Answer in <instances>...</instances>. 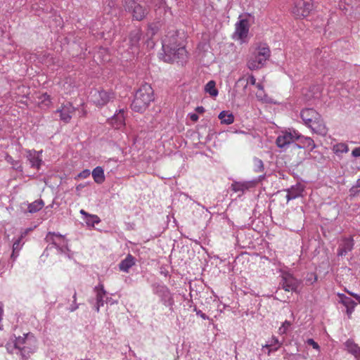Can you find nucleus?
<instances>
[{
  "label": "nucleus",
  "instance_id": "nucleus-1",
  "mask_svg": "<svg viewBox=\"0 0 360 360\" xmlns=\"http://www.w3.org/2000/svg\"><path fill=\"white\" fill-rule=\"evenodd\" d=\"M13 338L6 345L9 353L15 354L22 360H25L36 352L37 340L32 333H24L22 336L18 337L14 335Z\"/></svg>",
  "mask_w": 360,
  "mask_h": 360
},
{
  "label": "nucleus",
  "instance_id": "nucleus-2",
  "mask_svg": "<svg viewBox=\"0 0 360 360\" xmlns=\"http://www.w3.org/2000/svg\"><path fill=\"white\" fill-rule=\"evenodd\" d=\"M163 60L165 62L183 63L187 57L185 47L178 42L176 31H172L162 40Z\"/></svg>",
  "mask_w": 360,
  "mask_h": 360
},
{
  "label": "nucleus",
  "instance_id": "nucleus-3",
  "mask_svg": "<svg viewBox=\"0 0 360 360\" xmlns=\"http://www.w3.org/2000/svg\"><path fill=\"white\" fill-rule=\"evenodd\" d=\"M153 101V90L150 84L145 83L136 91L131 108L135 112H142Z\"/></svg>",
  "mask_w": 360,
  "mask_h": 360
},
{
  "label": "nucleus",
  "instance_id": "nucleus-4",
  "mask_svg": "<svg viewBox=\"0 0 360 360\" xmlns=\"http://www.w3.org/2000/svg\"><path fill=\"white\" fill-rule=\"evenodd\" d=\"M269 57V48L266 44H261L251 53L247 66L251 70L260 69L264 65Z\"/></svg>",
  "mask_w": 360,
  "mask_h": 360
},
{
  "label": "nucleus",
  "instance_id": "nucleus-5",
  "mask_svg": "<svg viewBox=\"0 0 360 360\" xmlns=\"http://www.w3.org/2000/svg\"><path fill=\"white\" fill-rule=\"evenodd\" d=\"M46 241L56 248L59 254L63 255L69 259L73 257V252L68 248V240L64 236L54 232H49L45 238Z\"/></svg>",
  "mask_w": 360,
  "mask_h": 360
},
{
  "label": "nucleus",
  "instance_id": "nucleus-6",
  "mask_svg": "<svg viewBox=\"0 0 360 360\" xmlns=\"http://www.w3.org/2000/svg\"><path fill=\"white\" fill-rule=\"evenodd\" d=\"M153 294L159 297L160 302L166 307L172 308L174 304L173 294L168 287L162 283H154L151 285Z\"/></svg>",
  "mask_w": 360,
  "mask_h": 360
},
{
  "label": "nucleus",
  "instance_id": "nucleus-7",
  "mask_svg": "<svg viewBox=\"0 0 360 360\" xmlns=\"http://www.w3.org/2000/svg\"><path fill=\"white\" fill-rule=\"evenodd\" d=\"M299 137L300 133L297 131L289 129L279 134L276 138V143L279 148L285 150L289 145L297 141Z\"/></svg>",
  "mask_w": 360,
  "mask_h": 360
},
{
  "label": "nucleus",
  "instance_id": "nucleus-8",
  "mask_svg": "<svg viewBox=\"0 0 360 360\" xmlns=\"http://www.w3.org/2000/svg\"><path fill=\"white\" fill-rule=\"evenodd\" d=\"M312 9V0H295L292 12L296 18H304L307 16Z\"/></svg>",
  "mask_w": 360,
  "mask_h": 360
},
{
  "label": "nucleus",
  "instance_id": "nucleus-9",
  "mask_svg": "<svg viewBox=\"0 0 360 360\" xmlns=\"http://www.w3.org/2000/svg\"><path fill=\"white\" fill-rule=\"evenodd\" d=\"M114 98V94L103 89H94L91 92V100L97 106L106 105Z\"/></svg>",
  "mask_w": 360,
  "mask_h": 360
},
{
  "label": "nucleus",
  "instance_id": "nucleus-10",
  "mask_svg": "<svg viewBox=\"0 0 360 360\" xmlns=\"http://www.w3.org/2000/svg\"><path fill=\"white\" fill-rule=\"evenodd\" d=\"M249 22L247 19L243 18L240 15L239 20L236 23V30L233 34V39L238 40L240 43L246 41L249 32Z\"/></svg>",
  "mask_w": 360,
  "mask_h": 360
},
{
  "label": "nucleus",
  "instance_id": "nucleus-11",
  "mask_svg": "<svg viewBox=\"0 0 360 360\" xmlns=\"http://www.w3.org/2000/svg\"><path fill=\"white\" fill-rule=\"evenodd\" d=\"M144 40L142 38V32L139 28H135L130 32L128 39L129 49L132 54L137 53L139 50L140 41Z\"/></svg>",
  "mask_w": 360,
  "mask_h": 360
},
{
  "label": "nucleus",
  "instance_id": "nucleus-12",
  "mask_svg": "<svg viewBox=\"0 0 360 360\" xmlns=\"http://www.w3.org/2000/svg\"><path fill=\"white\" fill-rule=\"evenodd\" d=\"M94 291L96 292L95 301L89 300V302L94 305L95 310L96 312H98L100 307L104 305V303L107 302L108 298L106 297V291L105 290L103 284H99L96 286L94 288Z\"/></svg>",
  "mask_w": 360,
  "mask_h": 360
},
{
  "label": "nucleus",
  "instance_id": "nucleus-13",
  "mask_svg": "<svg viewBox=\"0 0 360 360\" xmlns=\"http://www.w3.org/2000/svg\"><path fill=\"white\" fill-rule=\"evenodd\" d=\"M300 284V282L292 274L286 272L282 274L280 285H281L282 288L285 291H296Z\"/></svg>",
  "mask_w": 360,
  "mask_h": 360
},
{
  "label": "nucleus",
  "instance_id": "nucleus-14",
  "mask_svg": "<svg viewBox=\"0 0 360 360\" xmlns=\"http://www.w3.org/2000/svg\"><path fill=\"white\" fill-rule=\"evenodd\" d=\"M354 245V241L352 236L343 237L339 243L337 255L339 257H343L351 252Z\"/></svg>",
  "mask_w": 360,
  "mask_h": 360
},
{
  "label": "nucleus",
  "instance_id": "nucleus-15",
  "mask_svg": "<svg viewBox=\"0 0 360 360\" xmlns=\"http://www.w3.org/2000/svg\"><path fill=\"white\" fill-rule=\"evenodd\" d=\"M75 110V107L71 103H68L63 105L61 108L58 109L56 112L60 114V120L63 122L68 123L70 121Z\"/></svg>",
  "mask_w": 360,
  "mask_h": 360
},
{
  "label": "nucleus",
  "instance_id": "nucleus-16",
  "mask_svg": "<svg viewBox=\"0 0 360 360\" xmlns=\"http://www.w3.org/2000/svg\"><path fill=\"white\" fill-rule=\"evenodd\" d=\"M338 297L339 298V302L345 307L346 313L349 318L357 304L352 298L346 296L343 293H338Z\"/></svg>",
  "mask_w": 360,
  "mask_h": 360
},
{
  "label": "nucleus",
  "instance_id": "nucleus-17",
  "mask_svg": "<svg viewBox=\"0 0 360 360\" xmlns=\"http://www.w3.org/2000/svg\"><path fill=\"white\" fill-rule=\"evenodd\" d=\"M285 191L287 192L285 198L288 202L290 200L296 199L302 195L304 186L300 184H297L286 189Z\"/></svg>",
  "mask_w": 360,
  "mask_h": 360
},
{
  "label": "nucleus",
  "instance_id": "nucleus-18",
  "mask_svg": "<svg viewBox=\"0 0 360 360\" xmlns=\"http://www.w3.org/2000/svg\"><path fill=\"white\" fill-rule=\"evenodd\" d=\"M26 158L32 167L39 169L41 164L43 163V160L41 157H39V155H37V150H27Z\"/></svg>",
  "mask_w": 360,
  "mask_h": 360
},
{
  "label": "nucleus",
  "instance_id": "nucleus-19",
  "mask_svg": "<svg viewBox=\"0 0 360 360\" xmlns=\"http://www.w3.org/2000/svg\"><path fill=\"white\" fill-rule=\"evenodd\" d=\"M110 124L116 129H120L125 124L124 110L120 109L116 111L115 114L109 120Z\"/></svg>",
  "mask_w": 360,
  "mask_h": 360
},
{
  "label": "nucleus",
  "instance_id": "nucleus-20",
  "mask_svg": "<svg viewBox=\"0 0 360 360\" xmlns=\"http://www.w3.org/2000/svg\"><path fill=\"white\" fill-rule=\"evenodd\" d=\"M301 118L306 125H309L316 119H319V115L313 108H306L300 112Z\"/></svg>",
  "mask_w": 360,
  "mask_h": 360
},
{
  "label": "nucleus",
  "instance_id": "nucleus-21",
  "mask_svg": "<svg viewBox=\"0 0 360 360\" xmlns=\"http://www.w3.org/2000/svg\"><path fill=\"white\" fill-rule=\"evenodd\" d=\"M29 231H30V229L25 230L23 233H22L20 236L18 237L13 242L12 254L11 255V258L13 261H15L17 259V257H18L19 252L22 249V248L24 245V242L22 241V239L27 235V233H28Z\"/></svg>",
  "mask_w": 360,
  "mask_h": 360
},
{
  "label": "nucleus",
  "instance_id": "nucleus-22",
  "mask_svg": "<svg viewBox=\"0 0 360 360\" xmlns=\"http://www.w3.org/2000/svg\"><path fill=\"white\" fill-rule=\"evenodd\" d=\"M254 186L252 181H234L232 183L231 188L236 193H240L239 195L243 194L250 188Z\"/></svg>",
  "mask_w": 360,
  "mask_h": 360
},
{
  "label": "nucleus",
  "instance_id": "nucleus-23",
  "mask_svg": "<svg viewBox=\"0 0 360 360\" xmlns=\"http://www.w3.org/2000/svg\"><path fill=\"white\" fill-rule=\"evenodd\" d=\"M346 350L354 356L355 360H360V347L352 340H347L345 343Z\"/></svg>",
  "mask_w": 360,
  "mask_h": 360
},
{
  "label": "nucleus",
  "instance_id": "nucleus-24",
  "mask_svg": "<svg viewBox=\"0 0 360 360\" xmlns=\"http://www.w3.org/2000/svg\"><path fill=\"white\" fill-rule=\"evenodd\" d=\"M308 127H310L314 132L318 134L324 136L327 134V129L323 122L320 120V116L319 117V119H316L309 125H308Z\"/></svg>",
  "mask_w": 360,
  "mask_h": 360
},
{
  "label": "nucleus",
  "instance_id": "nucleus-25",
  "mask_svg": "<svg viewBox=\"0 0 360 360\" xmlns=\"http://www.w3.org/2000/svg\"><path fill=\"white\" fill-rule=\"evenodd\" d=\"M135 264V259L134 257L129 254L125 259L122 260L119 264V269L121 271L127 273L131 267H132Z\"/></svg>",
  "mask_w": 360,
  "mask_h": 360
},
{
  "label": "nucleus",
  "instance_id": "nucleus-26",
  "mask_svg": "<svg viewBox=\"0 0 360 360\" xmlns=\"http://www.w3.org/2000/svg\"><path fill=\"white\" fill-rule=\"evenodd\" d=\"M131 13L134 19L141 20L146 16L148 11L141 5L136 4L134 6Z\"/></svg>",
  "mask_w": 360,
  "mask_h": 360
},
{
  "label": "nucleus",
  "instance_id": "nucleus-27",
  "mask_svg": "<svg viewBox=\"0 0 360 360\" xmlns=\"http://www.w3.org/2000/svg\"><path fill=\"white\" fill-rule=\"evenodd\" d=\"M92 176L94 181L98 184H103L105 180L104 174V170L103 167L98 166L95 167L92 171Z\"/></svg>",
  "mask_w": 360,
  "mask_h": 360
},
{
  "label": "nucleus",
  "instance_id": "nucleus-28",
  "mask_svg": "<svg viewBox=\"0 0 360 360\" xmlns=\"http://www.w3.org/2000/svg\"><path fill=\"white\" fill-rule=\"evenodd\" d=\"M297 140L299 141L301 144L298 146L299 148H307L310 150H313L315 148L314 141L310 137L304 136L300 134V137L299 139H297Z\"/></svg>",
  "mask_w": 360,
  "mask_h": 360
},
{
  "label": "nucleus",
  "instance_id": "nucleus-29",
  "mask_svg": "<svg viewBox=\"0 0 360 360\" xmlns=\"http://www.w3.org/2000/svg\"><path fill=\"white\" fill-rule=\"evenodd\" d=\"M222 124H231L234 122V117L232 113H229L226 111H221L219 116Z\"/></svg>",
  "mask_w": 360,
  "mask_h": 360
},
{
  "label": "nucleus",
  "instance_id": "nucleus-30",
  "mask_svg": "<svg viewBox=\"0 0 360 360\" xmlns=\"http://www.w3.org/2000/svg\"><path fill=\"white\" fill-rule=\"evenodd\" d=\"M205 91L213 97L217 96L219 93L218 90L216 89V82L214 80H210L206 84Z\"/></svg>",
  "mask_w": 360,
  "mask_h": 360
},
{
  "label": "nucleus",
  "instance_id": "nucleus-31",
  "mask_svg": "<svg viewBox=\"0 0 360 360\" xmlns=\"http://www.w3.org/2000/svg\"><path fill=\"white\" fill-rule=\"evenodd\" d=\"M333 151L334 153H335L337 155H340L342 153H346L349 151V147L345 143H337L333 146Z\"/></svg>",
  "mask_w": 360,
  "mask_h": 360
},
{
  "label": "nucleus",
  "instance_id": "nucleus-32",
  "mask_svg": "<svg viewBox=\"0 0 360 360\" xmlns=\"http://www.w3.org/2000/svg\"><path fill=\"white\" fill-rule=\"evenodd\" d=\"M44 205L42 200H37L29 204L28 211L30 213H35L39 211Z\"/></svg>",
  "mask_w": 360,
  "mask_h": 360
},
{
  "label": "nucleus",
  "instance_id": "nucleus-33",
  "mask_svg": "<svg viewBox=\"0 0 360 360\" xmlns=\"http://www.w3.org/2000/svg\"><path fill=\"white\" fill-rule=\"evenodd\" d=\"M165 0H145V4L150 8H153L155 10L160 8L165 5Z\"/></svg>",
  "mask_w": 360,
  "mask_h": 360
},
{
  "label": "nucleus",
  "instance_id": "nucleus-34",
  "mask_svg": "<svg viewBox=\"0 0 360 360\" xmlns=\"http://www.w3.org/2000/svg\"><path fill=\"white\" fill-rule=\"evenodd\" d=\"M86 224L89 226H94L95 224H98L101 220L97 215L89 214L86 218H84Z\"/></svg>",
  "mask_w": 360,
  "mask_h": 360
},
{
  "label": "nucleus",
  "instance_id": "nucleus-35",
  "mask_svg": "<svg viewBox=\"0 0 360 360\" xmlns=\"http://www.w3.org/2000/svg\"><path fill=\"white\" fill-rule=\"evenodd\" d=\"M6 160L9 162L11 165H12L13 168L15 169L16 171L22 172V166L20 163V162L14 160L13 158L10 155H6Z\"/></svg>",
  "mask_w": 360,
  "mask_h": 360
},
{
  "label": "nucleus",
  "instance_id": "nucleus-36",
  "mask_svg": "<svg viewBox=\"0 0 360 360\" xmlns=\"http://www.w3.org/2000/svg\"><path fill=\"white\" fill-rule=\"evenodd\" d=\"M153 29L149 30L147 33V39L144 41V44L148 49H153L155 46V42L151 39V37L154 34Z\"/></svg>",
  "mask_w": 360,
  "mask_h": 360
},
{
  "label": "nucleus",
  "instance_id": "nucleus-37",
  "mask_svg": "<svg viewBox=\"0 0 360 360\" xmlns=\"http://www.w3.org/2000/svg\"><path fill=\"white\" fill-rule=\"evenodd\" d=\"M253 167L256 172H262L264 169L262 160L257 158H255L253 159Z\"/></svg>",
  "mask_w": 360,
  "mask_h": 360
},
{
  "label": "nucleus",
  "instance_id": "nucleus-38",
  "mask_svg": "<svg viewBox=\"0 0 360 360\" xmlns=\"http://www.w3.org/2000/svg\"><path fill=\"white\" fill-rule=\"evenodd\" d=\"M291 326V323L288 321H285L282 325L279 327L278 330V333L279 335H285L288 331L290 327Z\"/></svg>",
  "mask_w": 360,
  "mask_h": 360
},
{
  "label": "nucleus",
  "instance_id": "nucleus-39",
  "mask_svg": "<svg viewBox=\"0 0 360 360\" xmlns=\"http://www.w3.org/2000/svg\"><path fill=\"white\" fill-rule=\"evenodd\" d=\"M282 342L278 340V339L275 337L272 336L271 340L268 342L267 344H266L264 347H272L274 346L281 347L282 345Z\"/></svg>",
  "mask_w": 360,
  "mask_h": 360
},
{
  "label": "nucleus",
  "instance_id": "nucleus-40",
  "mask_svg": "<svg viewBox=\"0 0 360 360\" xmlns=\"http://www.w3.org/2000/svg\"><path fill=\"white\" fill-rule=\"evenodd\" d=\"M73 82L71 78H67L65 82L63 84V89L66 94H70L72 90L73 89Z\"/></svg>",
  "mask_w": 360,
  "mask_h": 360
},
{
  "label": "nucleus",
  "instance_id": "nucleus-41",
  "mask_svg": "<svg viewBox=\"0 0 360 360\" xmlns=\"http://www.w3.org/2000/svg\"><path fill=\"white\" fill-rule=\"evenodd\" d=\"M137 4L134 0H124L123 5L126 11L131 12L135 5Z\"/></svg>",
  "mask_w": 360,
  "mask_h": 360
},
{
  "label": "nucleus",
  "instance_id": "nucleus-42",
  "mask_svg": "<svg viewBox=\"0 0 360 360\" xmlns=\"http://www.w3.org/2000/svg\"><path fill=\"white\" fill-rule=\"evenodd\" d=\"M306 281L310 284L314 283L317 281V276L315 273H308L306 276Z\"/></svg>",
  "mask_w": 360,
  "mask_h": 360
},
{
  "label": "nucleus",
  "instance_id": "nucleus-43",
  "mask_svg": "<svg viewBox=\"0 0 360 360\" xmlns=\"http://www.w3.org/2000/svg\"><path fill=\"white\" fill-rule=\"evenodd\" d=\"M307 343L309 345H311L312 346V347L314 349H315L317 351H319L320 350V347L319 345H318L317 342H316L313 339L311 338H309L307 340Z\"/></svg>",
  "mask_w": 360,
  "mask_h": 360
},
{
  "label": "nucleus",
  "instance_id": "nucleus-44",
  "mask_svg": "<svg viewBox=\"0 0 360 360\" xmlns=\"http://www.w3.org/2000/svg\"><path fill=\"white\" fill-rule=\"evenodd\" d=\"M250 84L251 85H256V79L253 75H250L246 79V84L245 88L247 87V85Z\"/></svg>",
  "mask_w": 360,
  "mask_h": 360
},
{
  "label": "nucleus",
  "instance_id": "nucleus-45",
  "mask_svg": "<svg viewBox=\"0 0 360 360\" xmlns=\"http://www.w3.org/2000/svg\"><path fill=\"white\" fill-rule=\"evenodd\" d=\"M90 170L89 169H84L79 174L78 177L81 179H86L90 176Z\"/></svg>",
  "mask_w": 360,
  "mask_h": 360
},
{
  "label": "nucleus",
  "instance_id": "nucleus-46",
  "mask_svg": "<svg viewBox=\"0 0 360 360\" xmlns=\"http://www.w3.org/2000/svg\"><path fill=\"white\" fill-rule=\"evenodd\" d=\"M256 96H257V98L259 100L264 101V100H265V98H266V95H265V94H264V90H262V91H259L256 94Z\"/></svg>",
  "mask_w": 360,
  "mask_h": 360
},
{
  "label": "nucleus",
  "instance_id": "nucleus-47",
  "mask_svg": "<svg viewBox=\"0 0 360 360\" xmlns=\"http://www.w3.org/2000/svg\"><path fill=\"white\" fill-rule=\"evenodd\" d=\"M352 155L354 158H359L360 157V146L359 147H356L352 151Z\"/></svg>",
  "mask_w": 360,
  "mask_h": 360
},
{
  "label": "nucleus",
  "instance_id": "nucleus-48",
  "mask_svg": "<svg viewBox=\"0 0 360 360\" xmlns=\"http://www.w3.org/2000/svg\"><path fill=\"white\" fill-rule=\"evenodd\" d=\"M195 311H196V314L199 316H200L202 319L204 320H206V319H208V316L202 312V311L200 310H197L196 309H195Z\"/></svg>",
  "mask_w": 360,
  "mask_h": 360
},
{
  "label": "nucleus",
  "instance_id": "nucleus-49",
  "mask_svg": "<svg viewBox=\"0 0 360 360\" xmlns=\"http://www.w3.org/2000/svg\"><path fill=\"white\" fill-rule=\"evenodd\" d=\"M79 307V304L76 302H73L69 308V311L72 312L77 310Z\"/></svg>",
  "mask_w": 360,
  "mask_h": 360
},
{
  "label": "nucleus",
  "instance_id": "nucleus-50",
  "mask_svg": "<svg viewBox=\"0 0 360 360\" xmlns=\"http://www.w3.org/2000/svg\"><path fill=\"white\" fill-rule=\"evenodd\" d=\"M189 117L193 122H197L199 119L198 115L195 113H190Z\"/></svg>",
  "mask_w": 360,
  "mask_h": 360
},
{
  "label": "nucleus",
  "instance_id": "nucleus-51",
  "mask_svg": "<svg viewBox=\"0 0 360 360\" xmlns=\"http://www.w3.org/2000/svg\"><path fill=\"white\" fill-rule=\"evenodd\" d=\"M351 296H352L353 297H354L359 302V304H360V295L356 294V293H354V292H349V291H347Z\"/></svg>",
  "mask_w": 360,
  "mask_h": 360
},
{
  "label": "nucleus",
  "instance_id": "nucleus-52",
  "mask_svg": "<svg viewBox=\"0 0 360 360\" xmlns=\"http://www.w3.org/2000/svg\"><path fill=\"white\" fill-rule=\"evenodd\" d=\"M351 296H352L353 297H354L359 302V304H360V295L356 294V293H354V292H349V291H347Z\"/></svg>",
  "mask_w": 360,
  "mask_h": 360
},
{
  "label": "nucleus",
  "instance_id": "nucleus-53",
  "mask_svg": "<svg viewBox=\"0 0 360 360\" xmlns=\"http://www.w3.org/2000/svg\"><path fill=\"white\" fill-rule=\"evenodd\" d=\"M280 347H278V346H274V347H269V349L268 351V354L270 355V354L271 352L277 351Z\"/></svg>",
  "mask_w": 360,
  "mask_h": 360
},
{
  "label": "nucleus",
  "instance_id": "nucleus-54",
  "mask_svg": "<svg viewBox=\"0 0 360 360\" xmlns=\"http://www.w3.org/2000/svg\"><path fill=\"white\" fill-rule=\"evenodd\" d=\"M341 3H344L347 6H350L353 4V0H340Z\"/></svg>",
  "mask_w": 360,
  "mask_h": 360
},
{
  "label": "nucleus",
  "instance_id": "nucleus-55",
  "mask_svg": "<svg viewBox=\"0 0 360 360\" xmlns=\"http://www.w3.org/2000/svg\"><path fill=\"white\" fill-rule=\"evenodd\" d=\"M195 111L198 112V113H203L205 112V108L204 107L202 106H198L196 108H195Z\"/></svg>",
  "mask_w": 360,
  "mask_h": 360
},
{
  "label": "nucleus",
  "instance_id": "nucleus-56",
  "mask_svg": "<svg viewBox=\"0 0 360 360\" xmlns=\"http://www.w3.org/2000/svg\"><path fill=\"white\" fill-rule=\"evenodd\" d=\"M43 96H44V101L51 102V98H50L49 95L45 94Z\"/></svg>",
  "mask_w": 360,
  "mask_h": 360
},
{
  "label": "nucleus",
  "instance_id": "nucleus-57",
  "mask_svg": "<svg viewBox=\"0 0 360 360\" xmlns=\"http://www.w3.org/2000/svg\"><path fill=\"white\" fill-rule=\"evenodd\" d=\"M79 212L81 214L84 216V218H86L88 217V215L90 214L87 213L86 211H84V210H81Z\"/></svg>",
  "mask_w": 360,
  "mask_h": 360
},
{
  "label": "nucleus",
  "instance_id": "nucleus-58",
  "mask_svg": "<svg viewBox=\"0 0 360 360\" xmlns=\"http://www.w3.org/2000/svg\"><path fill=\"white\" fill-rule=\"evenodd\" d=\"M256 86L259 89V91L263 90V86L261 84H259V83L256 84Z\"/></svg>",
  "mask_w": 360,
  "mask_h": 360
},
{
  "label": "nucleus",
  "instance_id": "nucleus-59",
  "mask_svg": "<svg viewBox=\"0 0 360 360\" xmlns=\"http://www.w3.org/2000/svg\"><path fill=\"white\" fill-rule=\"evenodd\" d=\"M72 298H73V302H76V300H77V293L76 292H75V294L73 295Z\"/></svg>",
  "mask_w": 360,
  "mask_h": 360
},
{
  "label": "nucleus",
  "instance_id": "nucleus-60",
  "mask_svg": "<svg viewBox=\"0 0 360 360\" xmlns=\"http://www.w3.org/2000/svg\"><path fill=\"white\" fill-rule=\"evenodd\" d=\"M42 152H43L42 150L37 151V155H39V157H41Z\"/></svg>",
  "mask_w": 360,
  "mask_h": 360
},
{
  "label": "nucleus",
  "instance_id": "nucleus-61",
  "mask_svg": "<svg viewBox=\"0 0 360 360\" xmlns=\"http://www.w3.org/2000/svg\"><path fill=\"white\" fill-rule=\"evenodd\" d=\"M245 80L244 78H240L238 80V83H240L242 82H243Z\"/></svg>",
  "mask_w": 360,
  "mask_h": 360
},
{
  "label": "nucleus",
  "instance_id": "nucleus-62",
  "mask_svg": "<svg viewBox=\"0 0 360 360\" xmlns=\"http://www.w3.org/2000/svg\"><path fill=\"white\" fill-rule=\"evenodd\" d=\"M57 21H58V25H60L61 24V18L60 17H58V18L57 19Z\"/></svg>",
  "mask_w": 360,
  "mask_h": 360
}]
</instances>
